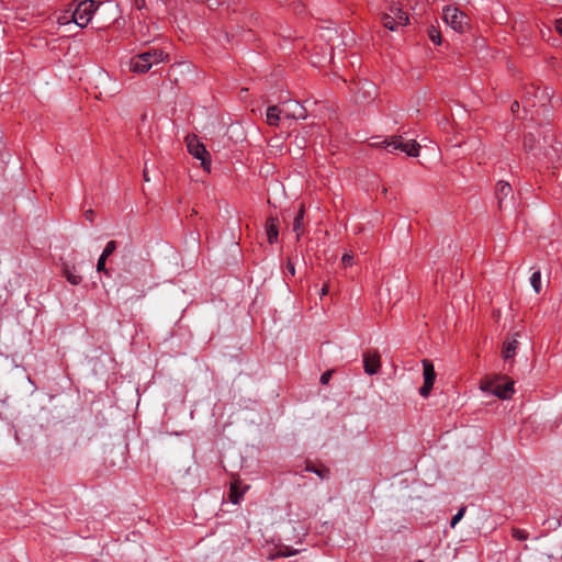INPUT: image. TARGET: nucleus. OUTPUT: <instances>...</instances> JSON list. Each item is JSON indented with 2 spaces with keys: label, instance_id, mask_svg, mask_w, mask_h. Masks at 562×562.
Segmentation results:
<instances>
[{
  "label": "nucleus",
  "instance_id": "nucleus-15",
  "mask_svg": "<svg viewBox=\"0 0 562 562\" xmlns=\"http://www.w3.org/2000/svg\"><path fill=\"white\" fill-rule=\"evenodd\" d=\"M244 491H240L239 490V486H238V482H232L231 483V488H229V494H228V499L233 503V504H238L240 502V499L243 498L244 496Z\"/></svg>",
  "mask_w": 562,
  "mask_h": 562
},
{
  "label": "nucleus",
  "instance_id": "nucleus-2",
  "mask_svg": "<svg viewBox=\"0 0 562 562\" xmlns=\"http://www.w3.org/2000/svg\"><path fill=\"white\" fill-rule=\"evenodd\" d=\"M442 19L448 26L458 33H464L469 29L468 15L456 7H445Z\"/></svg>",
  "mask_w": 562,
  "mask_h": 562
},
{
  "label": "nucleus",
  "instance_id": "nucleus-6",
  "mask_svg": "<svg viewBox=\"0 0 562 562\" xmlns=\"http://www.w3.org/2000/svg\"><path fill=\"white\" fill-rule=\"evenodd\" d=\"M481 389L490 394H493L502 400H508L514 394V382L507 380L504 383H501V379H495L492 381L485 382Z\"/></svg>",
  "mask_w": 562,
  "mask_h": 562
},
{
  "label": "nucleus",
  "instance_id": "nucleus-30",
  "mask_svg": "<svg viewBox=\"0 0 562 562\" xmlns=\"http://www.w3.org/2000/svg\"><path fill=\"white\" fill-rule=\"evenodd\" d=\"M522 104H524V108H529V106H536V102L529 98H524L522 100Z\"/></svg>",
  "mask_w": 562,
  "mask_h": 562
},
{
  "label": "nucleus",
  "instance_id": "nucleus-19",
  "mask_svg": "<svg viewBox=\"0 0 562 562\" xmlns=\"http://www.w3.org/2000/svg\"><path fill=\"white\" fill-rule=\"evenodd\" d=\"M106 259L104 256L100 255L98 262H97V271L103 272L106 277H111L110 270L105 267Z\"/></svg>",
  "mask_w": 562,
  "mask_h": 562
},
{
  "label": "nucleus",
  "instance_id": "nucleus-9",
  "mask_svg": "<svg viewBox=\"0 0 562 562\" xmlns=\"http://www.w3.org/2000/svg\"><path fill=\"white\" fill-rule=\"evenodd\" d=\"M381 367L380 355L376 351H368L363 355V369L369 375L376 374Z\"/></svg>",
  "mask_w": 562,
  "mask_h": 562
},
{
  "label": "nucleus",
  "instance_id": "nucleus-29",
  "mask_svg": "<svg viewBox=\"0 0 562 562\" xmlns=\"http://www.w3.org/2000/svg\"><path fill=\"white\" fill-rule=\"evenodd\" d=\"M373 139H374V140L370 143V146H372V147H383V148H385V144H383V140H384V139L380 140V137H375V138H373Z\"/></svg>",
  "mask_w": 562,
  "mask_h": 562
},
{
  "label": "nucleus",
  "instance_id": "nucleus-10",
  "mask_svg": "<svg viewBox=\"0 0 562 562\" xmlns=\"http://www.w3.org/2000/svg\"><path fill=\"white\" fill-rule=\"evenodd\" d=\"M517 337H518V334L516 333L514 336L508 337L504 340L503 348H502V356H503L504 360H509L515 357L516 350L518 347Z\"/></svg>",
  "mask_w": 562,
  "mask_h": 562
},
{
  "label": "nucleus",
  "instance_id": "nucleus-33",
  "mask_svg": "<svg viewBox=\"0 0 562 562\" xmlns=\"http://www.w3.org/2000/svg\"><path fill=\"white\" fill-rule=\"evenodd\" d=\"M94 212L92 210H89L86 212V218L90 222L93 221Z\"/></svg>",
  "mask_w": 562,
  "mask_h": 562
},
{
  "label": "nucleus",
  "instance_id": "nucleus-14",
  "mask_svg": "<svg viewBox=\"0 0 562 562\" xmlns=\"http://www.w3.org/2000/svg\"><path fill=\"white\" fill-rule=\"evenodd\" d=\"M281 110L279 109L278 105H271L267 109V123L270 125V126H278L279 125V122H280V116H281Z\"/></svg>",
  "mask_w": 562,
  "mask_h": 562
},
{
  "label": "nucleus",
  "instance_id": "nucleus-1",
  "mask_svg": "<svg viewBox=\"0 0 562 562\" xmlns=\"http://www.w3.org/2000/svg\"><path fill=\"white\" fill-rule=\"evenodd\" d=\"M168 55L159 48H150L146 52H143L131 59L130 69L133 72L145 74L154 65H157L164 61Z\"/></svg>",
  "mask_w": 562,
  "mask_h": 562
},
{
  "label": "nucleus",
  "instance_id": "nucleus-26",
  "mask_svg": "<svg viewBox=\"0 0 562 562\" xmlns=\"http://www.w3.org/2000/svg\"><path fill=\"white\" fill-rule=\"evenodd\" d=\"M341 261L344 263L345 267H348V266H351L352 265V261H353V256L352 254L350 252H346L344 254L342 258H341Z\"/></svg>",
  "mask_w": 562,
  "mask_h": 562
},
{
  "label": "nucleus",
  "instance_id": "nucleus-12",
  "mask_svg": "<svg viewBox=\"0 0 562 562\" xmlns=\"http://www.w3.org/2000/svg\"><path fill=\"white\" fill-rule=\"evenodd\" d=\"M304 214L305 210L304 206L301 205L300 210L297 211L294 221H293V232L296 234V239L299 240L301 235L303 234V227H304Z\"/></svg>",
  "mask_w": 562,
  "mask_h": 562
},
{
  "label": "nucleus",
  "instance_id": "nucleus-38",
  "mask_svg": "<svg viewBox=\"0 0 562 562\" xmlns=\"http://www.w3.org/2000/svg\"><path fill=\"white\" fill-rule=\"evenodd\" d=\"M293 117L299 119V117H304V115L302 113H299L297 115L293 114Z\"/></svg>",
  "mask_w": 562,
  "mask_h": 562
},
{
  "label": "nucleus",
  "instance_id": "nucleus-7",
  "mask_svg": "<svg viewBox=\"0 0 562 562\" xmlns=\"http://www.w3.org/2000/svg\"><path fill=\"white\" fill-rule=\"evenodd\" d=\"M384 27L390 31H395L398 26H403L408 22V15L402 9L391 7L389 13L382 16Z\"/></svg>",
  "mask_w": 562,
  "mask_h": 562
},
{
  "label": "nucleus",
  "instance_id": "nucleus-18",
  "mask_svg": "<svg viewBox=\"0 0 562 562\" xmlns=\"http://www.w3.org/2000/svg\"><path fill=\"white\" fill-rule=\"evenodd\" d=\"M530 283H531V286L533 288L535 292L540 293V291H541V272H540V270L532 272V274L530 277Z\"/></svg>",
  "mask_w": 562,
  "mask_h": 562
},
{
  "label": "nucleus",
  "instance_id": "nucleus-25",
  "mask_svg": "<svg viewBox=\"0 0 562 562\" xmlns=\"http://www.w3.org/2000/svg\"><path fill=\"white\" fill-rule=\"evenodd\" d=\"M66 278H67V281L74 285H78L82 280V278L80 276H77L71 272H67Z\"/></svg>",
  "mask_w": 562,
  "mask_h": 562
},
{
  "label": "nucleus",
  "instance_id": "nucleus-17",
  "mask_svg": "<svg viewBox=\"0 0 562 562\" xmlns=\"http://www.w3.org/2000/svg\"><path fill=\"white\" fill-rule=\"evenodd\" d=\"M305 471L315 473V474H316V475H318L322 480L328 479V477H329V474H330L329 469H327V468H321V469H318V468H315L314 465H311V464H307V465H306Z\"/></svg>",
  "mask_w": 562,
  "mask_h": 562
},
{
  "label": "nucleus",
  "instance_id": "nucleus-8",
  "mask_svg": "<svg viewBox=\"0 0 562 562\" xmlns=\"http://www.w3.org/2000/svg\"><path fill=\"white\" fill-rule=\"evenodd\" d=\"M423 368L424 384L419 389V394L423 397H428L436 380V372L432 362L428 359L423 360Z\"/></svg>",
  "mask_w": 562,
  "mask_h": 562
},
{
  "label": "nucleus",
  "instance_id": "nucleus-35",
  "mask_svg": "<svg viewBox=\"0 0 562 562\" xmlns=\"http://www.w3.org/2000/svg\"><path fill=\"white\" fill-rule=\"evenodd\" d=\"M143 178L145 181H149V177H148V171H147V168L145 167L144 171H143Z\"/></svg>",
  "mask_w": 562,
  "mask_h": 562
},
{
  "label": "nucleus",
  "instance_id": "nucleus-20",
  "mask_svg": "<svg viewBox=\"0 0 562 562\" xmlns=\"http://www.w3.org/2000/svg\"><path fill=\"white\" fill-rule=\"evenodd\" d=\"M428 36L431 42H434L437 45H440V43H441L440 32L435 26H430L428 29Z\"/></svg>",
  "mask_w": 562,
  "mask_h": 562
},
{
  "label": "nucleus",
  "instance_id": "nucleus-4",
  "mask_svg": "<svg viewBox=\"0 0 562 562\" xmlns=\"http://www.w3.org/2000/svg\"><path fill=\"white\" fill-rule=\"evenodd\" d=\"M385 149L390 153L401 150L409 157H417L419 155V144L416 140H404L402 136H392L390 139H384Z\"/></svg>",
  "mask_w": 562,
  "mask_h": 562
},
{
  "label": "nucleus",
  "instance_id": "nucleus-27",
  "mask_svg": "<svg viewBox=\"0 0 562 562\" xmlns=\"http://www.w3.org/2000/svg\"><path fill=\"white\" fill-rule=\"evenodd\" d=\"M297 552L299 550H291L289 547H284L280 549L279 554L282 557H291Z\"/></svg>",
  "mask_w": 562,
  "mask_h": 562
},
{
  "label": "nucleus",
  "instance_id": "nucleus-11",
  "mask_svg": "<svg viewBox=\"0 0 562 562\" xmlns=\"http://www.w3.org/2000/svg\"><path fill=\"white\" fill-rule=\"evenodd\" d=\"M266 234L269 244H274L278 241L279 237V221L277 217L270 216L266 221Z\"/></svg>",
  "mask_w": 562,
  "mask_h": 562
},
{
  "label": "nucleus",
  "instance_id": "nucleus-23",
  "mask_svg": "<svg viewBox=\"0 0 562 562\" xmlns=\"http://www.w3.org/2000/svg\"><path fill=\"white\" fill-rule=\"evenodd\" d=\"M464 513H465V507H461L457 514L451 518V521H450V527L451 528H454L457 526V524L462 519V517L464 516Z\"/></svg>",
  "mask_w": 562,
  "mask_h": 562
},
{
  "label": "nucleus",
  "instance_id": "nucleus-16",
  "mask_svg": "<svg viewBox=\"0 0 562 562\" xmlns=\"http://www.w3.org/2000/svg\"><path fill=\"white\" fill-rule=\"evenodd\" d=\"M539 140L532 134H526L524 137V148L526 151H533Z\"/></svg>",
  "mask_w": 562,
  "mask_h": 562
},
{
  "label": "nucleus",
  "instance_id": "nucleus-3",
  "mask_svg": "<svg viewBox=\"0 0 562 562\" xmlns=\"http://www.w3.org/2000/svg\"><path fill=\"white\" fill-rule=\"evenodd\" d=\"M187 148L190 155L201 161L202 168L210 172L211 158L203 143H201L195 135H188L186 137Z\"/></svg>",
  "mask_w": 562,
  "mask_h": 562
},
{
  "label": "nucleus",
  "instance_id": "nucleus-24",
  "mask_svg": "<svg viewBox=\"0 0 562 562\" xmlns=\"http://www.w3.org/2000/svg\"><path fill=\"white\" fill-rule=\"evenodd\" d=\"M283 273H284L285 277H288V274H290L291 277H294V274H295V266H294V263L292 262L291 259H289L286 261V265H285Z\"/></svg>",
  "mask_w": 562,
  "mask_h": 562
},
{
  "label": "nucleus",
  "instance_id": "nucleus-31",
  "mask_svg": "<svg viewBox=\"0 0 562 562\" xmlns=\"http://www.w3.org/2000/svg\"><path fill=\"white\" fill-rule=\"evenodd\" d=\"M57 23H58L59 25H64V24L69 23L68 16H67L66 14H64V15H59V16L57 18Z\"/></svg>",
  "mask_w": 562,
  "mask_h": 562
},
{
  "label": "nucleus",
  "instance_id": "nucleus-28",
  "mask_svg": "<svg viewBox=\"0 0 562 562\" xmlns=\"http://www.w3.org/2000/svg\"><path fill=\"white\" fill-rule=\"evenodd\" d=\"M331 373H333L331 371L324 372L321 375V379H319L321 383L322 384H327L329 382L330 378H331Z\"/></svg>",
  "mask_w": 562,
  "mask_h": 562
},
{
  "label": "nucleus",
  "instance_id": "nucleus-32",
  "mask_svg": "<svg viewBox=\"0 0 562 562\" xmlns=\"http://www.w3.org/2000/svg\"><path fill=\"white\" fill-rule=\"evenodd\" d=\"M555 30L562 36V18L555 21Z\"/></svg>",
  "mask_w": 562,
  "mask_h": 562
},
{
  "label": "nucleus",
  "instance_id": "nucleus-22",
  "mask_svg": "<svg viewBox=\"0 0 562 562\" xmlns=\"http://www.w3.org/2000/svg\"><path fill=\"white\" fill-rule=\"evenodd\" d=\"M512 536L519 541L527 540L529 537V535L526 530L519 529V528H513Z\"/></svg>",
  "mask_w": 562,
  "mask_h": 562
},
{
  "label": "nucleus",
  "instance_id": "nucleus-21",
  "mask_svg": "<svg viewBox=\"0 0 562 562\" xmlns=\"http://www.w3.org/2000/svg\"><path fill=\"white\" fill-rule=\"evenodd\" d=\"M116 247H117V244L115 240H110L103 251H102V256H104L105 258H109L115 250H116Z\"/></svg>",
  "mask_w": 562,
  "mask_h": 562
},
{
  "label": "nucleus",
  "instance_id": "nucleus-36",
  "mask_svg": "<svg viewBox=\"0 0 562 562\" xmlns=\"http://www.w3.org/2000/svg\"><path fill=\"white\" fill-rule=\"evenodd\" d=\"M327 293H328V286H327V285H324V286L322 288L321 295H322V296H324V295H326Z\"/></svg>",
  "mask_w": 562,
  "mask_h": 562
},
{
  "label": "nucleus",
  "instance_id": "nucleus-34",
  "mask_svg": "<svg viewBox=\"0 0 562 562\" xmlns=\"http://www.w3.org/2000/svg\"><path fill=\"white\" fill-rule=\"evenodd\" d=\"M510 110L513 113H516L518 110H519V102L518 101H515L512 106H510Z\"/></svg>",
  "mask_w": 562,
  "mask_h": 562
},
{
  "label": "nucleus",
  "instance_id": "nucleus-13",
  "mask_svg": "<svg viewBox=\"0 0 562 562\" xmlns=\"http://www.w3.org/2000/svg\"><path fill=\"white\" fill-rule=\"evenodd\" d=\"M512 192V187L508 182L499 181L496 184V196L498 199L499 209H503V201Z\"/></svg>",
  "mask_w": 562,
  "mask_h": 562
},
{
  "label": "nucleus",
  "instance_id": "nucleus-37",
  "mask_svg": "<svg viewBox=\"0 0 562 562\" xmlns=\"http://www.w3.org/2000/svg\"><path fill=\"white\" fill-rule=\"evenodd\" d=\"M560 525H561L560 519H554V526H553V528L555 529V528L560 527Z\"/></svg>",
  "mask_w": 562,
  "mask_h": 562
},
{
  "label": "nucleus",
  "instance_id": "nucleus-5",
  "mask_svg": "<svg viewBox=\"0 0 562 562\" xmlns=\"http://www.w3.org/2000/svg\"><path fill=\"white\" fill-rule=\"evenodd\" d=\"M98 4L93 0L81 1L71 14V20L80 27H86L92 19Z\"/></svg>",
  "mask_w": 562,
  "mask_h": 562
}]
</instances>
